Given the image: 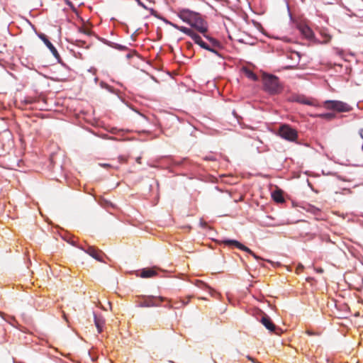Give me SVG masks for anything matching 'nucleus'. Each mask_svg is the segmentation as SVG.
<instances>
[{
    "mask_svg": "<svg viewBox=\"0 0 363 363\" xmlns=\"http://www.w3.org/2000/svg\"><path fill=\"white\" fill-rule=\"evenodd\" d=\"M177 16L183 22L189 24V28L195 32L201 33L203 36L208 33V24L201 13L188 9H182L178 11Z\"/></svg>",
    "mask_w": 363,
    "mask_h": 363,
    "instance_id": "nucleus-1",
    "label": "nucleus"
},
{
    "mask_svg": "<svg viewBox=\"0 0 363 363\" xmlns=\"http://www.w3.org/2000/svg\"><path fill=\"white\" fill-rule=\"evenodd\" d=\"M170 25L176 28L177 30L181 31L182 33L186 34L189 37H190L194 42L199 45L201 48L207 50L210 45V43H207L203 41L201 38V36L197 33L198 32H195L193 29L189 28L185 26H178L177 24L170 23Z\"/></svg>",
    "mask_w": 363,
    "mask_h": 363,
    "instance_id": "nucleus-2",
    "label": "nucleus"
},
{
    "mask_svg": "<svg viewBox=\"0 0 363 363\" xmlns=\"http://www.w3.org/2000/svg\"><path fill=\"white\" fill-rule=\"evenodd\" d=\"M264 88L270 94H277L282 90L279 79L272 74H266L263 77Z\"/></svg>",
    "mask_w": 363,
    "mask_h": 363,
    "instance_id": "nucleus-3",
    "label": "nucleus"
},
{
    "mask_svg": "<svg viewBox=\"0 0 363 363\" xmlns=\"http://www.w3.org/2000/svg\"><path fill=\"white\" fill-rule=\"evenodd\" d=\"M323 107L327 110L335 111L337 112H350L352 108L341 101L337 100H326L323 102Z\"/></svg>",
    "mask_w": 363,
    "mask_h": 363,
    "instance_id": "nucleus-4",
    "label": "nucleus"
},
{
    "mask_svg": "<svg viewBox=\"0 0 363 363\" xmlns=\"http://www.w3.org/2000/svg\"><path fill=\"white\" fill-rule=\"evenodd\" d=\"M279 134L282 138L290 142H294L298 138L297 131L286 124L280 127Z\"/></svg>",
    "mask_w": 363,
    "mask_h": 363,
    "instance_id": "nucleus-5",
    "label": "nucleus"
},
{
    "mask_svg": "<svg viewBox=\"0 0 363 363\" xmlns=\"http://www.w3.org/2000/svg\"><path fill=\"white\" fill-rule=\"evenodd\" d=\"M220 242L221 244H223L224 245L228 246L230 247H233V248L236 247L238 249H240L242 251H245V252L249 253L250 255L253 256L256 259H259V257L257 255H255L250 248L245 246L244 245H242L238 240H230V239H223V240H220Z\"/></svg>",
    "mask_w": 363,
    "mask_h": 363,
    "instance_id": "nucleus-6",
    "label": "nucleus"
},
{
    "mask_svg": "<svg viewBox=\"0 0 363 363\" xmlns=\"http://www.w3.org/2000/svg\"><path fill=\"white\" fill-rule=\"evenodd\" d=\"M167 300L163 296H147L145 297L144 300L139 303L140 307H155L160 305V302Z\"/></svg>",
    "mask_w": 363,
    "mask_h": 363,
    "instance_id": "nucleus-7",
    "label": "nucleus"
},
{
    "mask_svg": "<svg viewBox=\"0 0 363 363\" xmlns=\"http://www.w3.org/2000/svg\"><path fill=\"white\" fill-rule=\"evenodd\" d=\"M79 248L83 250L89 255H90L94 259H96L97 261L102 262L103 252L101 250L96 249L93 246L89 245H88L87 247L86 248L82 246L79 247Z\"/></svg>",
    "mask_w": 363,
    "mask_h": 363,
    "instance_id": "nucleus-8",
    "label": "nucleus"
},
{
    "mask_svg": "<svg viewBox=\"0 0 363 363\" xmlns=\"http://www.w3.org/2000/svg\"><path fill=\"white\" fill-rule=\"evenodd\" d=\"M203 37L206 40H208V42L210 43L208 49H207L206 50H208V51L213 52V54H215L216 55L221 57V55L217 50V48H221L220 43L218 40H217L216 39L208 35V33L206 35V36H203Z\"/></svg>",
    "mask_w": 363,
    "mask_h": 363,
    "instance_id": "nucleus-9",
    "label": "nucleus"
},
{
    "mask_svg": "<svg viewBox=\"0 0 363 363\" xmlns=\"http://www.w3.org/2000/svg\"><path fill=\"white\" fill-rule=\"evenodd\" d=\"M294 101L301 104L308 105L311 106H318L317 101L314 99H311L305 96L304 95H297L294 96Z\"/></svg>",
    "mask_w": 363,
    "mask_h": 363,
    "instance_id": "nucleus-10",
    "label": "nucleus"
},
{
    "mask_svg": "<svg viewBox=\"0 0 363 363\" xmlns=\"http://www.w3.org/2000/svg\"><path fill=\"white\" fill-rule=\"evenodd\" d=\"M260 322L270 332H273L277 334V326L274 325L272 319L267 315L264 314L260 319Z\"/></svg>",
    "mask_w": 363,
    "mask_h": 363,
    "instance_id": "nucleus-11",
    "label": "nucleus"
},
{
    "mask_svg": "<svg viewBox=\"0 0 363 363\" xmlns=\"http://www.w3.org/2000/svg\"><path fill=\"white\" fill-rule=\"evenodd\" d=\"M38 37L43 41V43L45 44V45L48 47V48L50 50V52H52L53 56L56 59L60 60V55H59L57 49L50 43V41L48 40V37L43 33L39 34Z\"/></svg>",
    "mask_w": 363,
    "mask_h": 363,
    "instance_id": "nucleus-12",
    "label": "nucleus"
},
{
    "mask_svg": "<svg viewBox=\"0 0 363 363\" xmlns=\"http://www.w3.org/2000/svg\"><path fill=\"white\" fill-rule=\"evenodd\" d=\"M297 28L306 38L311 39L313 37V32L308 26L303 23H298Z\"/></svg>",
    "mask_w": 363,
    "mask_h": 363,
    "instance_id": "nucleus-13",
    "label": "nucleus"
},
{
    "mask_svg": "<svg viewBox=\"0 0 363 363\" xmlns=\"http://www.w3.org/2000/svg\"><path fill=\"white\" fill-rule=\"evenodd\" d=\"M157 274V268L151 267V268H144L141 270L140 277L142 278H150Z\"/></svg>",
    "mask_w": 363,
    "mask_h": 363,
    "instance_id": "nucleus-14",
    "label": "nucleus"
},
{
    "mask_svg": "<svg viewBox=\"0 0 363 363\" xmlns=\"http://www.w3.org/2000/svg\"><path fill=\"white\" fill-rule=\"evenodd\" d=\"M94 324L97 328L98 332L100 333L103 331V327L105 324V320L101 315H97L94 313Z\"/></svg>",
    "mask_w": 363,
    "mask_h": 363,
    "instance_id": "nucleus-15",
    "label": "nucleus"
},
{
    "mask_svg": "<svg viewBox=\"0 0 363 363\" xmlns=\"http://www.w3.org/2000/svg\"><path fill=\"white\" fill-rule=\"evenodd\" d=\"M311 117L313 118H320L322 119H325L328 121H331L335 118V114L333 113H317V114H311Z\"/></svg>",
    "mask_w": 363,
    "mask_h": 363,
    "instance_id": "nucleus-16",
    "label": "nucleus"
},
{
    "mask_svg": "<svg viewBox=\"0 0 363 363\" xmlns=\"http://www.w3.org/2000/svg\"><path fill=\"white\" fill-rule=\"evenodd\" d=\"M104 43L109 47L114 48L116 50H120V51H124V50H127L128 49V47H126L125 45H123L114 43V42H111L109 40H105Z\"/></svg>",
    "mask_w": 363,
    "mask_h": 363,
    "instance_id": "nucleus-17",
    "label": "nucleus"
},
{
    "mask_svg": "<svg viewBox=\"0 0 363 363\" xmlns=\"http://www.w3.org/2000/svg\"><path fill=\"white\" fill-rule=\"evenodd\" d=\"M272 198L276 202H278V203H282L284 201L282 194L279 191H274L272 194Z\"/></svg>",
    "mask_w": 363,
    "mask_h": 363,
    "instance_id": "nucleus-18",
    "label": "nucleus"
},
{
    "mask_svg": "<svg viewBox=\"0 0 363 363\" xmlns=\"http://www.w3.org/2000/svg\"><path fill=\"white\" fill-rule=\"evenodd\" d=\"M245 73L246 76H247L249 79H252V80H253V81H257V75H256V74H255L252 71H251V70H250V69H246L245 70Z\"/></svg>",
    "mask_w": 363,
    "mask_h": 363,
    "instance_id": "nucleus-19",
    "label": "nucleus"
},
{
    "mask_svg": "<svg viewBox=\"0 0 363 363\" xmlns=\"http://www.w3.org/2000/svg\"><path fill=\"white\" fill-rule=\"evenodd\" d=\"M307 211L314 215H318L320 213V209L313 206H309Z\"/></svg>",
    "mask_w": 363,
    "mask_h": 363,
    "instance_id": "nucleus-20",
    "label": "nucleus"
},
{
    "mask_svg": "<svg viewBox=\"0 0 363 363\" xmlns=\"http://www.w3.org/2000/svg\"><path fill=\"white\" fill-rule=\"evenodd\" d=\"M289 57L290 58H294V57H296L297 58V64L300 61V58H301V55L299 54V52H292L289 56Z\"/></svg>",
    "mask_w": 363,
    "mask_h": 363,
    "instance_id": "nucleus-21",
    "label": "nucleus"
},
{
    "mask_svg": "<svg viewBox=\"0 0 363 363\" xmlns=\"http://www.w3.org/2000/svg\"><path fill=\"white\" fill-rule=\"evenodd\" d=\"M180 303H181V306H186L189 303V300H185V301L184 300H182L180 301Z\"/></svg>",
    "mask_w": 363,
    "mask_h": 363,
    "instance_id": "nucleus-22",
    "label": "nucleus"
},
{
    "mask_svg": "<svg viewBox=\"0 0 363 363\" xmlns=\"http://www.w3.org/2000/svg\"><path fill=\"white\" fill-rule=\"evenodd\" d=\"M296 67V65H288V66H286L285 69H294Z\"/></svg>",
    "mask_w": 363,
    "mask_h": 363,
    "instance_id": "nucleus-23",
    "label": "nucleus"
},
{
    "mask_svg": "<svg viewBox=\"0 0 363 363\" xmlns=\"http://www.w3.org/2000/svg\"><path fill=\"white\" fill-rule=\"evenodd\" d=\"M141 157H138L136 158V162L138 163V164H140L141 163Z\"/></svg>",
    "mask_w": 363,
    "mask_h": 363,
    "instance_id": "nucleus-24",
    "label": "nucleus"
},
{
    "mask_svg": "<svg viewBox=\"0 0 363 363\" xmlns=\"http://www.w3.org/2000/svg\"><path fill=\"white\" fill-rule=\"evenodd\" d=\"M247 358L251 360L253 363H259V362H257L252 357L248 356Z\"/></svg>",
    "mask_w": 363,
    "mask_h": 363,
    "instance_id": "nucleus-25",
    "label": "nucleus"
},
{
    "mask_svg": "<svg viewBox=\"0 0 363 363\" xmlns=\"http://www.w3.org/2000/svg\"><path fill=\"white\" fill-rule=\"evenodd\" d=\"M132 57H133V55L131 53H128L126 55V58L127 59H130Z\"/></svg>",
    "mask_w": 363,
    "mask_h": 363,
    "instance_id": "nucleus-26",
    "label": "nucleus"
},
{
    "mask_svg": "<svg viewBox=\"0 0 363 363\" xmlns=\"http://www.w3.org/2000/svg\"><path fill=\"white\" fill-rule=\"evenodd\" d=\"M363 133V129L362 128L359 130V135H360L361 138L363 139V133Z\"/></svg>",
    "mask_w": 363,
    "mask_h": 363,
    "instance_id": "nucleus-27",
    "label": "nucleus"
},
{
    "mask_svg": "<svg viewBox=\"0 0 363 363\" xmlns=\"http://www.w3.org/2000/svg\"><path fill=\"white\" fill-rule=\"evenodd\" d=\"M205 160H213V157H206L205 158Z\"/></svg>",
    "mask_w": 363,
    "mask_h": 363,
    "instance_id": "nucleus-28",
    "label": "nucleus"
},
{
    "mask_svg": "<svg viewBox=\"0 0 363 363\" xmlns=\"http://www.w3.org/2000/svg\"><path fill=\"white\" fill-rule=\"evenodd\" d=\"M100 165L102 166V167H108V166H109V164H100Z\"/></svg>",
    "mask_w": 363,
    "mask_h": 363,
    "instance_id": "nucleus-29",
    "label": "nucleus"
},
{
    "mask_svg": "<svg viewBox=\"0 0 363 363\" xmlns=\"http://www.w3.org/2000/svg\"><path fill=\"white\" fill-rule=\"evenodd\" d=\"M307 333L309 335H313L314 333L313 332H311V331H307Z\"/></svg>",
    "mask_w": 363,
    "mask_h": 363,
    "instance_id": "nucleus-30",
    "label": "nucleus"
},
{
    "mask_svg": "<svg viewBox=\"0 0 363 363\" xmlns=\"http://www.w3.org/2000/svg\"><path fill=\"white\" fill-rule=\"evenodd\" d=\"M317 272L319 273H322L323 270L322 269H317Z\"/></svg>",
    "mask_w": 363,
    "mask_h": 363,
    "instance_id": "nucleus-31",
    "label": "nucleus"
},
{
    "mask_svg": "<svg viewBox=\"0 0 363 363\" xmlns=\"http://www.w3.org/2000/svg\"><path fill=\"white\" fill-rule=\"evenodd\" d=\"M72 245H75V243L74 242H71Z\"/></svg>",
    "mask_w": 363,
    "mask_h": 363,
    "instance_id": "nucleus-32",
    "label": "nucleus"
},
{
    "mask_svg": "<svg viewBox=\"0 0 363 363\" xmlns=\"http://www.w3.org/2000/svg\"><path fill=\"white\" fill-rule=\"evenodd\" d=\"M302 3H304L305 2V0H301Z\"/></svg>",
    "mask_w": 363,
    "mask_h": 363,
    "instance_id": "nucleus-33",
    "label": "nucleus"
}]
</instances>
